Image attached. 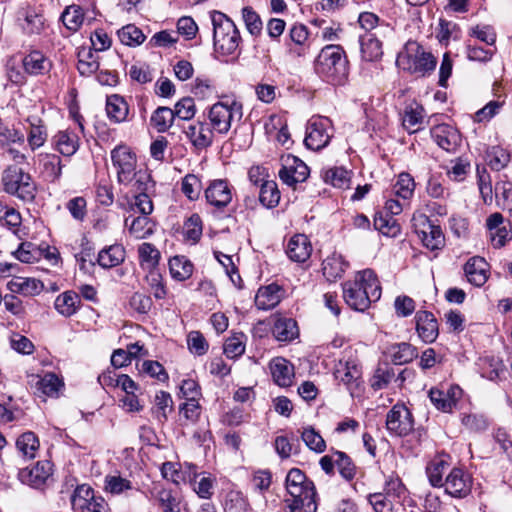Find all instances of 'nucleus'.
<instances>
[{
	"label": "nucleus",
	"instance_id": "nucleus-39",
	"mask_svg": "<svg viewBox=\"0 0 512 512\" xmlns=\"http://www.w3.org/2000/svg\"><path fill=\"white\" fill-rule=\"evenodd\" d=\"M169 270L173 279L184 281L191 277L193 264L185 256H175L169 260Z\"/></svg>",
	"mask_w": 512,
	"mask_h": 512
},
{
	"label": "nucleus",
	"instance_id": "nucleus-14",
	"mask_svg": "<svg viewBox=\"0 0 512 512\" xmlns=\"http://www.w3.org/2000/svg\"><path fill=\"white\" fill-rule=\"evenodd\" d=\"M232 189L226 179L212 180L204 191L206 201L217 209H223L232 201Z\"/></svg>",
	"mask_w": 512,
	"mask_h": 512
},
{
	"label": "nucleus",
	"instance_id": "nucleus-25",
	"mask_svg": "<svg viewBox=\"0 0 512 512\" xmlns=\"http://www.w3.org/2000/svg\"><path fill=\"white\" fill-rule=\"evenodd\" d=\"M282 297V288L273 283L259 288L255 296V305L258 309L270 310L280 303Z\"/></svg>",
	"mask_w": 512,
	"mask_h": 512
},
{
	"label": "nucleus",
	"instance_id": "nucleus-4",
	"mask_svg": "<svg viewBox=\"0 0 512 512\" xmlns=\"http://www.w3.org/2000/svg\"><path fill=\"white\" fill-rule=\"evenodd\" d=\"M210 19L213 26L215 51L221 55L238 54L242 37L234 21L226 14L217 10L210 12Z\"/></svg>",
	"mask_w": 512,
	"mask_h": 512
},
{
	"label": "nucleus",
	"instance_id": "nucleus-43",
	"mask_svg": "<svg viewBox=\"0 0 512 512\" xmlns=\"http://www.w3.org/2000/svg\"><path fill=\"white\" fill-rule=\"evenodd\" d=\"M423 108L418 104H411L406 107L402 124L409 133L419 130L423 120Z\"/></svg>",
	"mask_w": 512,
	"mask_h": 512
},
{
	"label": "nucleus",
	"instance_id": "nucleus-42",
	"mask_svg": "<svg viewBox=\"0 0 512 512\" xmlns=\"http://www.w3.org/2000/svg\"><path fill=\"white\" fill-rule=\"evenodd\" d=\"M259 201L266 208H274L279 204L280 191L275 181L270 180L261 184Z\"/></svg>",
	"mask_w": 512,
	"mask_h": 512
},
{
	"label": "nucleus",
	"instance_id": "nucleus-47",
	"mask_svg": "<svg viewBox=\"0 0 512 512\" xmlns=\"http://www.w3.org/2000/svg\"><path fill=\"white\" fill-rule=\"evenodd\" d=\"M11 290L25 296H33L41 293L44 285L41 281L34 278H19L12 284Z\"/></svg>",
	"mask_w": 512,
	"mask_h": 512
},
{
	"label": "nucleus",
	"instance_id": "nucleus-21",
	"mask_svg": "<svg viewBox=\"0 0 512 512\" xmlns=\"http://www.w3.org/2000/svg\"><path fill=\"white\" fill-rule=\"evenodd\" d=\"M270 372L275 384L280 387H290L293 384L294 366L283 357L273 358L269 363Z\"/></svg>",
	"mask_w": 512,
	"mask_h": 512
},
{
	"label": "nucleus",
	"instance_id": "nucleus-51",
	"mask_svg": "<svg viewBox=\"0 0 512 512\" xmlns=\"http://www.w3.org/2000/svg\"><path fill=\"white\" fill-rule=\"evenodd\" d=\"M324 180L336 188L346 189L350 186V173L342 167H334L325 172Z\"/></svg>",
	"mask_w": 512,
	"mask_h": 512
},
{
	"label": "nucleus",
	"instance_id": "nucleus-57",
	"mask_svg": "<svg viewBox=\"0 0 512 512\" xmlns=\"http://www.w3.org/2000/svg\"><path fill=\"white\" fill-rule=\"evenodd\" d=\"M246 336L243 333L234 334L224 344V353L229 358L240 357L245 352Z\"/></svg>",
	"mask_w": 512,
	"mask_h": 512
},
{
	"label": "nucleus",
	"instance_id": "nucleus-29",
	"mask_svg": "<svg viewBox=\"0 0 512 512\" xmlns=\"http://www.w3.org/2000/svg\"><path fill=\"white\" fill-rule=\"evenodd\" d=\"M81 305V299L75 291H65L58 295L54 302V307L64 317L74 315Z\"/></svg>",
	"mask_w": 512,
	"mask_h": 512
},
{
	"label": "nucleus",
	"instance_id": "nucleus-44",
	"mask_svg": "<svg viewBox=\"0 0 512 512\" xmlns=\"http://www.w3.org/2000/svg\"><path fill=\"white\" fill-rule=\"evenodd\" d=\"M138 254L143 268L148 269L149 272L157 270L160 252L153 244L142 243L138 248Z\"/></svg>",
	"mask_w": 512,
	"mask_h": 512
},
{
	"label": "nucleus",
	"instance_id": "nucleus-22",
	"mask_svg": "<svg viewBox=\"0 0 512 512\" xmlns=\"http://www.w3.org/2000/svg\"><path fill=\"white\" fill-rule=\"evenodd\" d=\"M416 330L419 337L426 343H432L439 334L438 322L428 311H418L415 316Z\"/></svg>",
	"mask_w": 512,
	"mask_h": 512
},
{
	"label": "nucleus",
	"instance_id": "nucleus-36",
	"mask_svg": "<svg viewBox=\"0 0 512 512\" xmlns=\"http://www.w3.org/2000/svg\"><path fill=\"white\" fill-rule=\"evenodd\" d=\"M374 228L381 234L388 237H397L401 232V226L398 221L389 214L377 212L373 222Z\"/></svg>",
	"mask_w": 512,
	"mask_h": 512
},
{
	"label": "nucleus",
	"instance_id": "nucleus-34",
	"mask_svg": "<svg viewBox=\"0 0 512 512\" xmlns=\"http://www.w3.org/2000/svg\"><path fill=\"white\" fill-rule=\"evenodd\" d=\"M129 218L125 219V226L129 233L136 239H145L154 233L155 224L149 216H138L129 222Z\"/></svg>",
	"mask_w": 512,
	"mask_h": 512
},
{
	"label": "nucleus",
	"instance_id": "nucleus-45",
	"mask_svg": "<svg viewBox=\"0 0 512 512\" xmlns=\"http://www.w3.org/2000/svg\"><path fill=\"white\" fill-rule=\"evenodd\" d=\"M175 114L171 108L158 107L151 116V125L158 132H166L173 124Z\"/></svg>",
	"mask_w": 512,
	"mask_h": 512
},
{
	"label": "nucleus",
	"instance_id": "nucleus-23",
	"mask_svg": "<svg viewBox=\"0 0 512 512\" xmlns=\"http://www.w3.org/2000/svg\"><path fill=\"white\" fill-rule=\"evenodd\" d=\"M489 265L482 257L470 258L464 265L467 280L476 287L483 286L488 280Z\"/></svg>",
	"mask_w": 512,
	"mask_h": 512
},
{
	"label": "nucleus",
	"instance_id": "nucleus-12",
	"mask_svg": "<svg viewBox=\"0 0 512 512\" xmlns=\"http://www.w3.org/2000/svg\"><path fill=\"white\" fill-rule=\"evenodd\" d=\"M414 427V421L411 412L404 405H394L387 413V430L399 437L408 435Z\"/></svg>",
	"mask_w": 512,
	"mask_h": 512
},
{
	"label": "nucleus",
	"instance_id": "nucleus-53",
	"mask_svg": "<svg viewBox=\"0 0 512 512\" xmlns=\"http://www.w3.org/2000/svg\"><path fill=\"white\" fill-rule=\"evenodd\" d=\"M395 373L392 367L387 363L380 364L374 372L371 386L374 390H381L388 386L394 378Z\"/></svg>",
	"mask_w": 512,
	"mask_h": 512
},
{
	"label": "nucleus",
	"instance_id": "nucleus-20",
	"mask_svg": "<svg viewBox=\"0 0 512 512\" xmlns=\"http://www.w3.org/2000/svg\"><path fill=\"white\" fill-rule=\"evenodd\" d=\"M184 133L198 150L208 148L213 142V130L205 122L197 121L188 124L184 127Z\"/></svg>",
	"mask_w": 512,
	"mask_h": 512
},
{
	"label": "nucleus",
	"instance_id": "nucleus-17",
	"mask_svg": "<svg viewBox=\"0 0 512 512\" xmlns=\"http://www.w3.org/2000/svg\"><path fill=\"white\" fill-rule=\"evenodd\" d=\"M52 463L48 460L38 461L31 468H23L18 473L19 480L32 487H41L52 475Z\"/></svg>",
	"mask_w": 512,
	"mask_h": 512
},
{
	"label": "nucleus",
	"instance_id": "nucleus-48",
	"mask_svg": "<svg viewBox=\"0 0 512 512\" xmlns=\"http://www.w3.org/2000/svg\"><path fill=\"white\" fill-rule=\"evenodd\" d=\"M61 19L67 29L77 31L84 21L83 9L79 5H70L63 11Z\"/></svg>",
	"mask_w": 512,
	"mask_h": 512
},
{
	"label": "nucleus",
	"instance_id": "nucleus-6",
	"mask_svg": "<svg viewBox=\"0 0 512 512\" xmlns=\"http://www.w3.org/2000/svg\"><path fill=\"white\" fill-rule=\"evenodd\" d=\"M5 192L15 195L24 201H32L36 186L29 173L15 166L8 167L2 176Z\"/></svg>",
	"mask_w": 512,
	"mask_h": 512
},
{
	"label": "nucleus",
	"instance_id": "nucleus-1",
	"mask_svg": "<svg viewBox=\"0 0 512 512\" xmlns=\"http://www.w3.org/2000/svg\"><path fill=\"white\" fill-rule=\"evenodd\" d=\"M343 298L348 306L356 311H365L372 302L380 299L382 289L380 282L371 269L357 273L354 281L342 284Z\"/></svg>",
	"mask_w": 512,
	"mask_h": 512
},
{
	"label": "nucleus",
	"instance_id": "nucleus-49",
	"mask_svg": "<svg viewBox=\"0 0 512 512\" xmlns=\"http://www.w3.org/2000/svg\"><path fill=\"white\" fill-rule=\"evenodd\" d=\"M448 467V463L443 459H435L427 466L426 473L433 487L440 488L443 486L445 481L443 480V475Z\"/></svg>",
	"mask_w": 512,
	"mask_h": 512
},
{
	"label": "nucleus",
	"instance_id": "nucleus-59",
	"mask_svg": "<svg viewBox=\"0 0 512 512\" xmlns=\"http://www.w3.org/2000/svg\"><path fill=\"white\" fill-rule=\"evenodd\" d=\"M335 456H337L336 467L339 474L345 480L351 481L356 475V466L352 459L342 451H335Z\"/></svg>",
	"mask_w": 512,
	"mask_h": 512
},
{
	"label": "nucleus",
	"instance_id": "nucleus-50",
	"mask_svg": "<svg viewBox=\"0 0 512 512\" xmlns=\"http://www.w3.org/2000/svg\"><path fill=\"white\" fill-rule=\"evenodd\" d=\"M21 223L20 213L0 200V224L16 232Z\"/></svg>",
	"mask_w": 512,
	"mask_h": 512
},
{
	"label": "nucleus",
	"instance_id": "nucleus-30",
	"mask_svg": "<svg viewBox=\"0 0 512 512\" xmlns=\"http://www.w3.org/2000/svg\"><path fill=\"white\" fill-rule=\"evenodd\" d=\"M362 58L366 61H376L383 55L382 42L374 33H365L360 36Z\"/></svg>",
	"mask_w": 512,
	"mask_h": 512
},
{
	"label": "nucleus",
	"instance_id": "nucleus-11",
	"mask_svg": "<svg viewBox=\"0 0 512 512\" xmlns=\"http://www.w3.org/2000/svg\"><path fill=\"white\" fill-rule=\"evenodd\" d=\"M473 478L471 474L462 468L454 467L446 475L442 487L445 492L454 498H465L472 490Z\"/></svg>",
	"mask_w": 512,
	"mask_h": 512
},
{
	"label": "nucleus",
	"instance_id": "nucleus-64",
	"mask_svg": "<svg viewBox=\"0 0 512 512\" xmlns=\"http://www.w3.org/2000/svg\"><path fill=\"white\" fill-rule=\"evenodd\" d=\"M201 188V181L194 174H188L182 179V192L190 200L198 199Z\"/></svg>",
	"mask_w": 512,
	"mask_h": 512
},
{
	"label": "nucleus",
	"instance_id": "nucleus-62",
	"mask_svg": "<svg viewBox=\"0 0 512 512\" xmlns=\"http://www.w3.org/2000/svg\"><path fill=\"white\" fill-rule=\"evenodd\" d=\"M173 400L169 393L161 391L155 397V415L159 421H166L168 413L172 411Z\"/></svg>",
	"mask_w": 512,
	"mask_h": 512
},
{
	"label": "nucleus",
	"instance_id": "nucleus-61",
	"mask_svg": "<svg viewBox=\"0 0 512 512\" xmlns=\"http://www.w3.org/2000/svg\"><path fill=\"white\" fill-rule=\"evenodd\" d=\"M301 437L309 449L317 453H322L325 451L326 442L313 427L305 428Z\"/></svg>",
	"mask_w": 512,
	"mask_h": 512
},
{
	"label": "nucleus",
	"instance_id": "nucleus-19",
	"mask_svg": "<svg viewBox=\"0 0 512 512\" xmlns=\"http://www.w3.org/2000/svg\"><path fill=\"white\" fill-rule=\"evenodd\" d=\"M361 375V367L354 359L340 360L335 366V379L343 383L349 390L358 386Z\"/></svg>",
	"mask_w": 512,
	"mask_h": 512
},
{
	"label": "nucleus",
	"instance_id": "nucleus-28",
	"mask_svg": "<svg viewBox=\"0 0 512 512\" xmlns=\"http://www.w3.org/2000/svg\"><path fill=\"white\" fill-rule=\"evenodd\" d=\"M24 70L30 75H43L50 71L51 61L40 51H32L23 60Z\"/></svg>",
	"mask_w": 512,
	"mask_h": 512
},
{
	"label": "nucleus",
	"instance_id": "nucleus-41",
	"mask_svg": "<svg viewBox=\"0 0 512 512\" xmlns=\"http://www.w3.org/2000/svg\"><path fill=\"white\" fill-rule=\"evenodd\" d=\"M242 21L247 32L252 37H259L262 34L263 22L260 15L250 6H245L241 10Z\"/></svg>",
	"mask_w": 512,
	"mask_h": 512
},
{
	"label": "nucleus",
	"instance_id": "nucleus-16",
	"mask_svg": "<svg viewBox=\"0 0 512 512\" xmlns=\"http://www.w3.org/2000/svg\"><path fill=\"white\" fill-rule=\"evenodd\" d=\"M431 136L437 145L447 152H456L462 138L459 131L449 124H439L431 129Z\"/></svg>",
	"mask_w": 512,
	"mask_h": 512
},
{
	"label": "nucleus",
	"instance_id": "nucleus-18",
	"mask_svg": "<svg viewBox=\"0 0 512 512\" xmlns=\"http://www.w3.org/2000/svg\"><path fill=\"white\" fill-rule=\"evenodd\" d=\"M186 467L188 472L183 481L188 482L200 498L209 499L213 494L214 479L209 474L198 473L194 464H186Z\"/></svg>",
	"mask_w": 512,
	"mask_h": 512
},
{
	"label": "nucleus",
	"instance_id": "nucleus-56",
	"mask_svg": "<svg viewBox=\"0 0 512 512\" xmlns=\"http://www.w3.org/2000/svg\"><path fill=\"white\" fill-rule=\"evenodd\" d=\"M120 41L127 46L139 45L145 40L143 32L133 24L124 26L118 31Z\"/></svg>",
	"mask_w": 512,
	"mask_h": 512
},
{
	"label": "nucleus",
	"instance_id": "nucleus-27",
	"mask_svg": "<svg viewBox=\"0 0 512 512\" xmlns=\"http://www.w3.org/2000/svg\"><path fill=\"white\" fill-rule=\"evenodd\" d=\"M272 334L277 341H293L299 336V329L296 320L285 317L276 318L272 326Z\"/></svg>",
	"mask_w": 512,
	"mask_h": 512
},
{
	"label": "nucleus",
	"instance_id": "nucleus-33",
	"mask_svg": "<svg viewBox=\"0 0 512 512\" xmlns=\"http://www.w3.org/2000/svg\"><path fill=\"white\" fill-rule=\"evenodd\" d=\"M387 353L395 365L410 363L417 357V350L410 343L401 342L390 345Z\"/></svg>",
	"mask_w": 512,
	"mask_h": 512
},
{
	"label": "nucleus",
	"instance_id": "nucleus-10",
	"mask_svg": "<svg viewBox=\"0 0 512 512\" xmlns=\"http://www.w3.org/2000/svg\"><path fill=\"white\" fill-rule=\"evenodd\" d=\"M111 159L117 169L118 181L129 184L135 177L136 157L131 150L124 145L115 147L111 152Z\"/></svg>",
	"mask_w": 512,
	"mask_h": 512
},
{
	"label": "nucleus",
	"instance_id": "nucleus-2",
	"mask_svg": "<svg viewBox=\"0 0 512 512\" xmlns=\"http://www.w3.org/2000/svg\"><path fill=\"white\" fill-rule=\"evenodd\" d=\"M315 73L327 83L342 85L349 75V61L342 46H324L314 61Z\"/></svg>",
	"mask_w": 512,
	"mask_h": 512
},
{
	"label": "nucleus",
	"instance_id": "nucleus-3",
	"mask_svg": "<svg viewBox=\"0 0 512 512\" xmlns=\"http://www.w3.org/2000/svg\"><path fill=\"white\" fill-rule=\"evenodd\" d=\"M286 490L291 500H286L291 512H316V488L312 480L303 471L292 468L286 476Z\"/></svg>",
	"mask_w": 512,
	"mask_h": 512
},
{
	"label": "nucleus",
	"instance_id": "nucleus-60",
	"mask_svg": "<svg viewBox=\"0 0 512 512\" xmlns=\"http://www.w3.org/2000/svg\"><path fill=\"white\" fill-rule=\"evenodd\" d=\"M77 69L83 76H90L99 69L98 59L91 50L79 53Z\"/></svg>",
	"mask_w": 512,
	"mask_h": 512
},
{
	"label": "nucleus",
	"instance_id": "nucleus-26",
	"mask_svg": "<svg viewBox=\"0 0 512 512\" xmlns=\"http://www.w3.org/2000/svg\"><path fill=\"white\" fill-rule=\"evenodd\" d=\"M55 149L65 157H71L79 148V137L72 130L59 131L52 138Z\"/></svg>",
	"mask_w": 512,
	"mask_h": 512
},
{
	"label": "nucleus",
	"instance_id": "nucleus-5",
	"mask_svg": "<svg viewBox=\"0 0 512 512\" xmlns=\"http://www.w3.org/2000/svg\"><path fill=\"white\" fill-rule=\"evenodd\" d=\"M436 63L435 57L431 53L425 52L415 41L407 42L404 51L400 52L397 57V64L403 70L422 75L433 71Z\"/></svg>",
	"mask_w": 512,
	"mask_h": 512
},
{
	"label": "nucleus",
	"instance_id": "nucleus-31",
	"mask_svg": "<svg viewBox=\"0 0 512 512\" xmlns=\"http://www.w3.org/2000/svg\"><path fill=\"white\" fill-rule=\"evenodd\" d=\"M125 259V248L121 244H113L103 248L96 259L103 268H113L120 265Z\"/></svg>",
	"mask_w": 512,
	"mask_h": 512
},
{
	"label": "nucleus",
	"instance_id": "nucleus-8",
	"mask_svg": "<svg viewBox=\"0 0 512 512\" xmlns=\"http://www.w3.org/2000/svg\"><path fill=\"white\" fill-rule=\"evenodd\" d=\"M72 508L77 512H109L107 502L101 496H95L89 485H80L71 496Z\"/></svg>",
	"mask_w": 512,
	"mask_h": 512
},
{
	"label": "nucleus",
	"instance_id": "nucleus-38",
	"mask_svg": "<svg viewBox=\"0 0 512 512\" xmlns=\"http://www.w3.org/2000/svg\"><path fill=\"white\" fill-rule=\"evenodd\" d=\"M154 497L162 512H181V499L170 489H156Z\"/></svg>",
	"mask_w": 512,
	"mask_h": 512
},
{
	"label": "nucleus",
	"instance_id": "nucleus-9",
	"mask_svg": "<svg viewBox=\"0 0 512 512\" xmlns=\"http://www.w3.org/2000/svg\"><path fill=\"white\" fill-rule=\"evenodd\" d=\"M331 125L328 118L312 117L306 126L304 144L313 151L325 148L331 139Z\"/></svg>",
	"mask_w": 512,
	"mask_h": 512
},
{
	"label": "nucleus",
	"instance_id": "nucleus-24",
	"mask_svg": "<svg viewBox=\"0 0 512 512\" xmlns=\"http://www.w3.org/2000/svg\"><path fill=\"white\" fill-rule=\"evenodd\" d=\"M286 253L292 261L303 263L311 256V242L306 235L296 234L288 241Z\"/></svg>",
	"mask_w": 512,
	"mask_h": 512
},
{
	"label": "nucleus",
	"instance_id": "nucleus-37",
	"mask_svg": "<svg viewBox=\"0 0 512 512\" xmlns=\"http://www.w3.org/2000/svg\"><path fill=\"white\" fill-rule=\"evenodd\" d=\"M347 264L341 255L333 254L328 256L322 263V271L324 277L332 282L341 278L345 272Z\"/></svg>",
	"mask_w": 512,
	"mask_h": 512
},
{
	"label": "nucleus",
	"instance_id": "nucleus-63",
	"mask_svg": "<svg viewBox=\"0 0 512 512\" xmlns=\"http://www.w3.org/2000/svg\"><path fill=\"white\" fill-rule=\"evenodd\" d=\"M44 28V18L34 11H26L22 29L28 35L40 34Z\"/></svg>",
	"mask_w": 512,
	"mask_h": 512
},
{
	"label": "nucleus",
	"instance_id": "nucleus-15",
	"mask_svg": "<svg viewBox=\"0 0 512 512\" xmlns=\"http://www.w3.org/2000/svg\"><path fill=\"white\" fill-rule=\"evenodd\" d=\"M462 396V389L457 385H451L446 391L439 388H431L429 398L436 409L449 413L456 407Z\"/></svg>",
	"mask_w": 512,
	"mask_h": 512
},
{
	"label": "nucleus",
	"instance_id": "nucleus-13",
	"mask_svg": "<svg viewBox=\"0 0 512 512\" xmlns=\"http://www.w3.org/2000/svg\"><path fill=\"white\" fill-rule=\"evenodd\" d=\"M278 174L283 183L294 186L297 183L304 182L308 178L309 168L296 156L288 155L284 159V164Z\"/></svg>",
	"mask_w": 512,
	"mask_h": 512
},
{
	"label": "nucleus",
	"instance_id": "nucleus-35",
	"mask_svg": "<svg viewBox=\"0 0 512 512\" xmlns=\"http://www.w3.org/2000/svg\"><path fill=\"white\" fill-rule=\"evenodd\" d=\"M40 163L42 164V173L50 182H57L62 175V168L65 166L61 158L56 154H41Z\"/></svg>",
	"mask_w": 512,
	"mask_h": 512
},
{
	"label": "nucleus",
	"instance_id": "nucleus-58",
	"mask_svg": "<svg viewBox=\"0 0 512 512\" xmlns=\"http://www.w3.org/2000/svg\"><path fill=\"white\" fill-rule=\"evenodd\" d=\"M423 244L430 250L441 249L444 245V234L438 225H432V227L424 232L421 236Z\"/></svg>",
	"mask_w": 512,
	"mask_h": 512
},
{
	"label": "nucleus",
	"instance_id": "nucleus-52",
	"mask_svg": "<svg viewBox=\"0 0 512 512\" xmlns=\"http://www.w3.org/2000/svg\"><path fill=\"white\" fill-rule=\"evenodd\" d=\"M133 488L132 483L127 478L120 475H106L104 479V490L113 495L121 494Z\"/></svg>",
	"mask_w": 512,
	"mask_h": 512
},
{
	"label": "nucleus",
	"instance_id": "nucleus-54",
	"mask_svg": "<svg viewBox=\"0 0 512 512\" xmlns=\"http://www.w3.org/2000/svg\"><path fill=\"white\" fill-rule=\"evenodd\" d=\"M414 189L415 182L412 176L408 173H400L393 187L394 194L404 200H407L412 197Z\"/></svg>",
	"mask_w": 512,
	"mask_h": 512
},
{
	"label": "nucleus",
	"instance_id": "nucleus-46",
	"mask_svg": "<svg viewBox=\"0 0 512 512\" xmlns=\"http://www.w3.org/2000/svg\"><path fill=\"white\" fill-rule=\"evenodd\" d=\"M62 380L54 373H46L37 382V389L49 397H57L63 387Z\"/></svg>",
	"mask_w": 512,
	"mask_h": 512
},
{
	"label": "nucleus",
	"instance_id": "nucleus-40",
	"mask_svg": "<svg viewBox=\"0 0 512 512\" xmlns=\"http://www.w3.org/2000/svg\"><path fill=\"white\" fill-rule=\"evenodd\" d=\"M106 112L111 120L120 123L127 118L128 105L122 97L111 95L107 98Z\"/></svg>",
	"mask_w": 512,
	"mask_h": 512
},
{
	"label": "nucleus",
	"instance_id": "nucleus-32",
	"mask_svg": "<svg viewBox=\"0 0 512 512\" xmlns=\"http://www.w3.org/2000/svg\"><path fill=\"white\" fill-rule=\"evenodd\" d=\"M39 446L38 437L31 431L22 433L16 440V449L19 455L25 460L34 459L39 450Z\"/></svg>",
	"mask_w": 512,
	"mask_h": 512
},
{
	"label": "nucleus",
	"instance_id": "nucleus-7",
	"mask_svg": "<svg viewBox=\"0 0 512 512\" xmlns=\"http://www.w3.org/2000/svg\"><path fill=\"white\" fill-rule=\"evenodd\" d=\"M238 120L242 117V106L237 102L228 105L223 102L215 103L209 110L208 118L212 130L220 134H226L234 118Z\"/></svg>",
	"mask_w": 512,
	"mask_h": 512
},
{
	"label": "nucleus",
	"instance_id": "nucleus-55",
	"mask_svg": "<svg viewBox=\"0 0 512 512\" xmlns=\"http://www.w3.org/2000/svg\"><path fill=\"white\" fill-rule=\"evenodd\" d=\"M509 161V153L501 147L494 146L487 151V162L492 170H502L507 166Z\"/></svg>",
	"mask_w": 512,
	"mask_h": 512
}]
</instances>
